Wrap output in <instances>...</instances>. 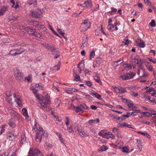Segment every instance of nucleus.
I'll return each mask as SVG.
<instances>
[{"instance_id": "nucleus-7", "label": "nucleus", "mask_w": 156, "mask_h": 156, "mask_svg": "<svg viewBox=\"0 0 156 156\" xmlns=\"http://www.w3.org/2000/svg\"><path fill=\"white\" fill-rule=\"evenodd\" d=\"M112 87L114 89L115 91L117 93L122 94L126 92V90L124 87H116L114 86H112Z\"/></svg>"}, {"instance_id": "nucleus-14", "label": "nucleus", "mask_w": 156, "mask_h": 156, "mask_svg": "<svg viewBox=\"0 0 156 156\" xmlns=\"http://www.w3.org/2000/svg\"><path fill=\"white\" fill-rule=\"evenodd\" d=\"M92 92H91L90 93L91 95L99 100H101L102 98L101 95L93 90H92Z\"/></svg>"}, {"instance_id": "nucleus-3", "label": "nucleus", "mask_w": 156, "mask_h": 156, "mask_svg": "<svg viewBox=\"0 0 156 156\" xmlns=\"http://www.w3.org/2000/svg\"><path fill=\"white\" fill-rule=\"evenodd\" d=\"M29 156H43L42 153L37 149L30 148L28 153Z\"/></svg>"}, {"instance_id": "nucleus-40", "label": "nucleus", "mask_w": 156, "mask_h": 156, "mask_svg": "<svg viewBox=\"0 0 156 156\" xmlns=\"http://www.w3.org/2000/svg\"><path fill=\"white\" fill-rule=\"evenodd\" d=\"M12 115L15 118L19 117L20 116V115L16 112L14 111L12 113Z\"/></svg>"}, {"instance_id": "nucleus-21", "label": "nucleus", "mask_w": 156, "mask_h": 156, "mask_svg": "<svg viewBox=\"0 0 156 156\" xmlns=\"http://www.w3.org/2000/svg\"><path fill=\"white\" fill-rule=\"evenodd\" d=\"M123 60L122 59H120L117 61L114 62L113 65L114 67H116L118 66L119 64L123 63Z\"/></svg>"}, {"instance_id": "nucleus-39", "label": "nucleus", "mask_w": 156, "mask_h": 156, "mask_svg": "<svg viewBox=\"0 0 156 156\" xmlns=\"http://www.w3.org/2000/svg\"><path fill=\"white\" fill-rule=\"evenodd\" d=\"M95 55V51L94 50H93L90 54V59L91 60L92 58H94Z\"/></svg>"}, {"instance_id": "nucleus-52", "label": "nucleus", "mask_w": 156, "mask_h": 156, "mask_svg": "<svg viewBox=\"0 0 156 156\" xmlns=\"http://www.w3.org/2000/svg\"><path fill=\"white\" fill-rule=\"evenodd\" d=\"M57 30L58 32V33H60L64 37H65L64 36V35H65V33L62 32L61 30L58 28L57 29Z\"/></svg>"}, {"instance_id": "nucleus-59", "label": "nucleus", "mask_w": 156, "mask_h": 156, "mask_svg": "<svg viewBox=\"0 0 156 156\" xmlns=\"http://www.w3.org/2000/svg\"><path fill=\"white\" fill-rule=\"evenodd\" d=\"M154 90L153 88L151 87L148 90H147L146 91V93H150L152 91H153V90Z\"/></svg>"}, {"instance_id": "nucleus-60", "label": "nucleus", "mask_w": 156, "mask_h": 156, "mask_svg": "<svg viewBox=\"0 0 156 156\" xmlns=\"http://www.w3.org/2000/svg\"><path fill=\"white\" fill-rule=\"evenodd\" d=\"M24 30L27 32H30V30H32V29L28 27H27L25 28Z\"/></svg>"}, {"instance_id": "nucleus-17", "label": "nucleus", "mask_w": 156, "mask_h": 156, "mask_svg": "<svg viewBox=\"0 0 156 156\" xmlns=\"http://www.w3.org/2000/svg\"><path fill=\"white\" fill-rule=\"evenodd\" d=\"M85 65L84 63L80 62L79 63L78 65V69H80L79 73H80L81 71L84 69Z\"/></svg>"}, {"instance_id": "nucleus-24", "label": "nucleus", "mask_w": 156, "mask_h": 156, "mask_svg": "<svg viewBox=\"0 0 156 156\" xmlns=\"http://www.w3.org/2000/svg\"><path fill=\"white\" fill-rule=\"evenodd\" d=\"M16 55L21 54L23 53L25 51V50L23 48H21L19 49H16Z\"/></svg>"}, {"instance_id": "nucleus-11", "label": "nucleus", "mask_w": 156, "mask_h": 156, "mask_svg": "<svg viewBox=\"0 0 156 156\" xmlns=\"http://www.w3.org/2000/svg\"><path fill=\"white\" fill-rule=\"evenodd\" d=\"M14 98L15 101L17 103L19 107H21L22 106L21 101L20 98L18 96L16 95L15 94H14Z\"/></svg>"}, {"instance_id": "nucleus-6", "label": "nucleus", "mask_w": 156, "mask_h": 156, "mask_svg": "<svg viewBox=\"0 0 156 156\" xmlns=\"http://www.w3.org/2000/svg\"><path fill=\"white\" fill-rule=\"evenodd\" d=\"M42 14V12L40 9H37L35 11H30V15L36 18H39Z\"/></svg>"}, {"instance_id": "nucleus-10", "label": "nucleus", "mask_w": 156, "mask_h": 156, "mask_svg": "<svg viewBox=\"0 0 156 156\" xmlns=\"http://www.w3.org/2000/svg\"><path fill=\"white\" fill-rule=\"evenodd\" d=\"M76 125H73V124H70L69 126H66L67 127V130L68 131V132L69 133H73L74 132V131L73 129L74 128V129L76 131H78V129H77L76 127Z\"/></svg>"}, {"instance_id": "nucleus-19", "label": "nucleus", "mask_w": 156, "mask_h": 156, "mask_svg": "<svg viewBox=\"0 0 156 156\" xmlns=\"http://www.w3.org/2000/svg\"><path fill=\"white\" fill-rule=\"evenodd\" d=\"M47 48L48 49H50L51 51L52 52L53 55H55L54 52L56 50V48L54 46L48 45V47Z\"/></svg>"}, {"instance_id": "nucleus-53", "label": "nucleus", "mask_w": 156, "mask_h": 156, "mask_svg": "<svg viewBox=\"0 0 156 156\" xmlns=\"http://www.w3.org/2000/svg\"><path fill=\"white\" fill-rule=\"evenodd\" d=\"M111 115L112 117H113V118L114 119H115L118 120H119L120 119V117L117 115H115L113 114H111Z\"/></svg>"}, {"instance_id": "nucleus-37", "label": "nucleus", "mask_w": 156, "mask_h": 156, "mask_svg": "<svg viewBox=\"0 0 156 156\" xmlns=\"http://www.w3.org/2000/svg\"><path fill=\"white\" fill-rule=\"evenodd\" d=\"M80 135L83 137L87 136H88V134L83 131H81L80 132Z\"/></svg>"}, {"instance_id": "nucleus-9", "label": "nucleus", "mask_w": 156, "mask_h": 156, "mask_svg": "<svg viewBox=\"0 0 156 156\" xmlns=\"http://www.w3.org/2000/svg\"><path fill=\"white\" fill-rule=\"evenodd\" d=\"M13 71L16 79L19 81H22L23 80V79L22 77L21 73L19 70L16 68L14 69Z\"/></svg>"}, {"instance_id": "nucleus-30", "label": "nucleus", "mask_w": 156, "mask_h": 156, "mask_svg": "<svg viewBox=\"0 0 156 156\" xmlns=\"http://www.w3.org/2000/svg\"><path fill=\"white\" fill-rule=\"evenodd\" d=\"M9 54L12 56H15L16 55V49H13L11 50Z\"/></svg>"}, {"instance_id": "nucleus-51", "label": "nucleus", "mask_w": 156, "mask_h": 156, "mask_svg": "<svg viewBox=\"0 0 156 156\" xmlns=\"http://www.w3.org/2000/svg\"><path fill=\"white\" fill-rule=\"evenodd\" d=\"M80 107L81 108H83L84 109H88V107L87 106V105L85 104H83L81 105L80 106Z\"/></svg>"}, {"instance_id": "nucleus-28", "label": "nucleus", "mask_w": 156, "mask_h": 156, "mask_svg": "<svg viewBox=\"0 0 156 156\" xmlns=\"http://www.w3.org/2000/svg\"><path fill=\"white\" fill-rule=\"evenodd\" d=\"M33 87H34V88H37L38 89H42L43 87H42L39 85L38 83H36V84H34L33 85Z\"/></svg>"}, {"instance_id": "nucleus-12", "label": "nucleus", "mask_w": 156, "mask_h": 156, "mask_svg": "<svg viewBox=\"0 0 156 156\" xmlns=\"http://www.w3.org/2000/svg\"><path fill=\"white\" fill-rule=\"evenodd\" d=\"M7 136L8 139L10 140H13L15 138V135L13 132H10L7 133Z\"/></svg>"}, {"instance_id": "nucleus-56", "label": "nucleus", "mask_w": 156, "mask_h": 156, "mask_svg": "<svg viewBox=\"0 0 156 156\" xmlns=\"http://www.w3.org/2000/svg\"><path fill=\"white\" fill-rule=\"evenodd\" d=\"M9 124L10 126L13 128L15 127L16 125L15 123L11 122H9Z\"/></svg>"}, {"instance_id": "nucleus-15", "label": "nucleus", "mask_w": 156, "mask_h": 156, "mask_svg": "<svg viewBox=\"0 0 156 156\" xmlns=\"http://www.w3.org/2000/svg\"><path fill=\"white\" fill-rule=\"evenodd\" d=\"M92 5L91 2L90 1H85L83 4V7H86L88 8L91 7Z\"/></svg>"}, {"instance_id": "nucleus-38", "label": "nucleus", "mask_w": 156, "mask_h": 156, "mask_svg": "<svg viewBox=\"0 0 156 156\" xmlns=\"http://www.w3.org/2000/svg\"><path fill=\"white\" fill-rule=\"evenodd\" d=\"M139 62V59L138 58H135L134 59H133L131 60V62L132 63L135 62L136 64H138Z\"/></svg>"}, {"instance_id": "nucleus-49", "label": "nucleus", "mask_w": 156, "mask_h": 156, "mask_svg": "<svg viewBox=\"0 0 156 156\" xmlns=\"http://www.w3.org/2000/svg\"><path fill=\"white\" fill-rule=\"evenodd\" d=\"M111 12H110V11L108 12V13H110L111 12H114V13H115L117 11V9H116L114 7H111Z\"/></svg>"}, {"instance_id": "nucleus-31", "label": "nucleus", "mask_w": 156, "mask_h": 156, "mask_svg": "<svg viewBox=\"0 0 156 156\" xmlns=\"http://www.w3.org/2000/svg\"><path fill=\"white\" fill-rule=\"evenodd\" d=\"M60 68V64H57L51 68V69L58 70Z\"/></svg>"}, {"instance_id": "nucleus-61", "label": "nucleus", "mask_w": 156, "mask_h": 156, "mask_svg": "<svg viewBox=\"0 0 156 156\" xmlns=\"http://www.w3.org/2000/svg\"><path fill=\"white\" fill-rule=\"evenodd\" d=\"M43 136H44L45 138H47L48 136V133H47V132H46L45 131H43Z\"/></svg>"}, {"instance_id": "nucleus-29", "label": "nucleus", "mask_w": 156, "mask_h": 156, "mask_svg": "<svg viewBox=\"0 0 156 156\" xmlns=\"http://www.w3.org/2000/svg\"><path fill=\"white\" fill-rule=\"evenodd\" d=\"M33 24L36 28H38L40 24V23L37 21H33Z\"/></svg>"}, {"instance_id": "nucleus-1", "label": "nucleus", "mask_w": 156, "mask_h": 156, "mask_svg": "<svg viewBox=\"0 0 156 156\" xmlns=\"http://www.w3.org/2000/svg\"><path fill=\"white\" fill-rule=\"evenodd\" d=\"M33 131L36 132V140L41 142L43 134V128L37 124H35L33 128Z\"/></svg>"}, {"instance_id": "nucleus-23", "label": "nucleus", "mask_w": 156, "mask_h": 156, "mask_svg": "<svg viewBox=\"0 0 156 156\" xmlns=\"http://www.w3.org/2000/svg\"><path fill=\"white\" fill-rule=\"evenodd\" d=\"M10 2L12 4V5L11 6V7L12 8H14L15 9H17L19 7V5L18 3L17 2L16 3V5L15 6H14L15 4V2L13 0H10Z\"/></svg>"}, {"instance_id": "nucleus-48", "label": "nucleus", "mask_w": 156, "mask_h": 156, "mask_svg": "<svg viewBox=\"0 0 156 156\" xmlns=\"http://www.w3.org/2000/svg\"><path fill=\"white\" fill-rule=\"evenodd\" d=\"M6 100L7 102L9 104H12V99L10 97H9V96L8 97H6Z\"/></svg>"}, {"instance_id": "nucleus-41", "label": "nucleus", "mask_w": 156, "mask_h": 156, "mask_svg": "<svg viewBox=\"0 0 156 156\" xmlns=\"http://www.w3.org/2000/svg\"><path fill=\"white\" fill-rule=\"evenodd\" d=\"M131 95L134 97H137L138 96V94L137 93H135L133 91H131L130 93Z\"/></svg>"}, {"instance_id": "nucleus-63", "label": "nucleus", "mask_w": 156, "mask_h": 156, "mask_svg": "<svg viewBox=\"0 0 156 156\" xmlns=\"http://www.w3.org/2000/svg\"><path fill=\"white\" fill-rule=\"evenodd\" d=\"M60 54V53L58 51H56V53L54 55H55L54 58H57L59 56Z\"/></svg>"}, {"instance_id": "nucleus-35", "label": "nucleus", "mask_w": 156, "mask_h": 156, "mask_svg": "<svg viewBox=\"0 0 156 156\" xmlns=\"http://www.w3.org/2000/svg\"><path fill=\"white\" fill-rule=\"evenodd\" d=\"M33 33H34V35L35 37H37L38 38H41V37H42L41 35L38 33L37 32H36L34 31V32H33Z\"/></svg>"}, {"instance_id": "nucleus-13", "label": "nucleus", "mask_w": 156, "mask_h": 156, "mask_svg": "<svg viewBox=\"0 0 156 156\" xmlns=\"http://www.w3.org/2000/svg\"><path fill=\"white\" fill-rule=\"evenodd\" d=\"M104 138H106L107 139L111 138L114 139L115 138V137L112 133L110 132H108L105 133Z\"/></svg>"}, {"instance_id": "nucleus-58", "label": "nucleus", "mask_w": 156, "mask_h": 156, "mask_svg": "<svg viewBox=\"0 0 156 156\" xmlns=\"http://www.w3.org/2000/svg\"><path fill=\"white\" fill-rule=\"evenodd\" d=\"M10 152V150L9 149H8L4 153V155L5 156H8Z\"/></svg>"}, {"instance_id": "nucleus-32", "label": "nucleus", "mask_w": 156, "mask_h": 156, "mask_svg": "<svg viewBox=\"0 0 156 156\" xmlns=\"http://www.w3.org/2000/svg\"><path fill=\"white\" fill-rule=\"evenodd\" d=\"M66 120L65 122V124L66 125V126H69V124L70 123V119L68 117H66Z\"/></svg>"}, {"instance_id": "nucleus-54", "label": "nucleus", "mask_w": 156, "mask_h": 156, "mask_svg": "<svg viewBox=\"0 0 156 156\" xmlns=\"http://www.w3.org/2000/svg\"><path fill=\"white\" fill-rule=\"evenodd\" d=\"M0 127L1 128V129L0 131V135L2 134L5 130V127L4 125H2V126Z\"/></svg>"}, {"instance_id": "nucleus-64", "label": "nucleus", "mask_w": 156, "mask_h": 156, "mask_svg": "<svg viewBox=\"0 0 156 156\" xmlns=\"http://www.w3.org/2000/svg\"><path fill=\"white\" fill-rule=\"evenodd\" d=\"M118 129L115 127H114L112 129V132L114 133H117Z\"/></svg>"}, {"instance_id": "nucleus-5", "label": "nucleus", "mask_w": 156, "mask_h": 156, "mask_svg": "<svg viewBox=\"0 0 156 156\" xmlns=\"http://www.w3.org/2000/svg\"><path fill=\"white\" fill-rule=\"evenodd\" d=\"M135 75V74L132 72H129L126 74H124L120 76V77L123 80H126L132 78Z\"/></svg>"}, {"instance_id": "nucleus-46", "label": "nucleus", "mask_w": 156, "mask_h": 156, "mask_svg": "<svg viewBox=\"0 0 156 156\" xmlns=\"http://www.w3.org/2000/svg\"><path fill=\"white\" fill-rule=\"evenodd\" d=\"M95 122V120L91 119L89 120L88 123L89 124V125H92Z\"/></svg>"}, {"instance_id": "nucleus-44", "label": "nucleus", "mask_w": 156, "mask_h": 156, "mask_svg": "<svg viewBox=\"0 0 156 156\" xmlns=\"http://www.w3.org/2000/svg\"><path fill=\"white\" fill-rule=\"evenodd\" d=\"M127 106L129 108H131V107L133 105V103L131 101H129L127 102Z\"/></svg>"}, {"instance_id": "nucleus-62", "label": "nucleus", "mask_w": 156, "mask_h": 156, "mask_svg": "<svg viewBox=\"0 0 156 156\" xmlns=\"http://www.w3.org/2000/svg\"><path fill=\"white\" fill-rule=\"evenodd\" d=\"M122 42L125 44L126 45L128 44L129 43V41L128 39H124L122 41Z\"/></svg>"}, {"instance_id": "nucleus-2", "label": "nucleus", "mask_w": 156, "mask_h": 156, "mask_svg": "<svg viewBox=\"0 0 156 156\" xmlns=\"http://www.w3.org/2000/svg\"><path fill=\"white\" fill-rule=\"evenodd\" d=\"M36 97L39 100V103L44 108H46V105L49 104V99L47 97L44 98L41 94H36Z\"/></svg>"}, {"instance_id": "nucleus-22", "label": "nucleus", "mask_w": 156, "mask_h": 156, "mask_svg": "<svg viewBox=\"0 0 156 156\" xmlns=\"http://www.w3.org/2000/svg\"><path fill=\"white\" fill-rule=\"evenodd\" d=\"M144 62L142 61H140L138 64V66L143 71H144V68L143 65Z\"/></svg>"}, {"instance_id": "nucleus-8", "label": "nucleus", "mask_w": 156, "mask_h": 156, "mask_svg": "<svg viewBox=\"0 0 156 156\" xmlns=\"http://www.w3.org/2000/svg\"><path fill=\"white\" fill-rule=\"evenodd\" d=\"M120 25L119 23L117 21L116 22H115L114 25L112 24H109L107 27V29L108 30H110L111 31H113L114 30L117 31L118 30V27H117V25L119 26Z\"/></svg>"}, {"instance_id": "nucleus-16", "label": "nucleus", "mask_w": 156, "mask_h": 156, "mask_svg": "<svg viewBox=\"0 0 156 156\" xmlns=\"http://www.w3.org/2000/svg\"><path fill=\"white\" fill-rule=\"evenodd\" d=\"M124 66L125 69H134L136 67V66L133 65H132L129 64H124Z\"/></svg>"}, {"instance_id": "nucleus-55", "label": "nucleus", "mask_w": 156, "mask_h": 156, "mask_svg": "<svg viewBox=\"0 0 156 156\" xmlns=\"http://www.w3.org/2000/svg\"><path fill=\"white\" fill-rule=\"evenodd\" d=\"M98 134L99 136H101L104 138V136L105 135V133H104V131L102 130Z\"/></svg>"}, {"instance_id": "nucleus-27", "label": "nucleus", "mask_w": 156, "mask_h": 156, "mask_svg": "<svg viewBox=\"0 0 156 156\" xmlns=\"http://www.w3.org/2000/svg\"><path fill=\"white\" fill-rule=\"evenodd\" d=\"M95 62L97 66H100L102 62V60L100 58H97L95 60Z\"/></svg>"}, {"instance_id": "nucleus-47", "label": "nucleus", "mask_w": 156, "mask_h": 156, "mask_svg": "<svg viewBox=\"0 0 156 156\" xmlns=\"http://www.w3.org/2000/svg\"><path fill=\"white\" fill-rule=\"evenodd\" d=\"M150 26L152 27H154L155 26V23L154 20H152L151 22L149 23Z\"/></svg>"}, {"instance_id": "nucleus-45", "label": "nucleus", "mask_w": 156, "mask_h": 156, "mask_svg": "<svg viewBox=\"0 0 156 156\" xmlns=\"http://www.w3.org/2000/svg\"><path fill=\"white\" fill-rule=\"evenodd\" d=\"M138 45L140 47L142 48L144 47L145 46V44L143 41L138 43Z\"/></svg>"}, {"instance_id": "nucleus-50", "label": "nucleus", "mask_w": 156, "mask_h": 156, "mask_svg": "<svg viewBox=\"0 0 156 156\" xmlns=\"http://www.w3.org/2000/svg\"><path fill=\"white\" fill-rule=\"evenodd\" d=\"M129 149L126 147H123L122 149V151L124 153H127Z\"/></svg>"}, {"instance_id": "nucleus-43", "label": "nucleus", "mask_w": 156, "mask_h": 156, "mask_svg": "<svg viewBox=\"0 0 156 156\" xmlns=\"http://www.w3.org/2000/svg\"><path fill=\"white\" fill-rule=\"evenodd\" d=\"M52 89L54 90L57 91V92L59 91L57 85L56 84H55L54 83L52 87Z\"/></svg>"}, {"instance_id": "nucleus-25", "label": "nucleus", "mask_w": 156, "mask_h": 156, "mask_svg": "<svg viewBox=\"0 0 156 156\" xmlns=\"http://www.w3.org/2000/svg\"><path fill=\"white\" fill-rule=\"evenodd\" d=\"M74 108L75 111L76 112H79L80 113H82L83 112V110L81 108H80V107H74Z\"/></svg>"}, {"instance_id": "nucleus-36", "label": "nucleus", "mask_w": 156, "mask_h": 156, "mask_svg": "<svg viewBox=\"0 0 156 156\" xmlns=\"http://www.w3.org/2000/svg\"><path fill=\"white\" fill-rule=\"evenodd\" d=\"M29 4L30 5H34L37 4L36 0H31L29 2Z\"/></svg>"}, {"instance_id": "nucleus-20", "label": "nucleus", "mask_w": 156, "mask_h": 156, "mask_svg": "<svg viewBox=\"0 0 156 156\" xmlns=\"http://www.w3.org/2000/svg\"><path fill=\"white\" fill-rule=\"evenodd\" d=\"M23 114L25 116L26 119L28 120L29 116L28 115V112L27 110L25 108H23L22 110Z\"/></svg>"}, {"instance_id": "nucleus-34", "label": "nucleus", "mask_w": 156, "mask_h": 156, "mask_svg": "<svg viewBox=\"0 0 156 156\" xmlns=\"http://www.w3.org/2000/svg\"><path fill=\"white\" fill-rule=\"evenodd\" d=\"M73 75L74 77V80H76V81H80V76L76 74H73Z\"/></svg>"}, {"instance_id": "nucleus-18", "label": "nucleus", "mask_w": 156, "mask_h": 156, "mask_svg": "<svg viewBox=\"0 0 156 156\" xmlns=\"http://www.w3.org/2000/svg\"><path fill=\"white\" fill-rule=\"evenodd\" d=\"M26 143L25 134H23L21 136V144H24Z\"/></svg>"}, {"instance_id": "nucleus-33", "label": "nucleus", "mask_w": 156, "mask_h": 156, "mask_svg": "<svg viewBox=\"0 0 156 156\" xmlns=\"http://www.w3.org/2000/svg\"><path fill=\"white\" fill-rule=\"evenodd\" d=\"M39 30H42L44 31H45L47 29L45 27L44 25L41 24H40L38 28Z\"/></svg>"}, {"instance_id": "nucleus-4", "label": "nucleus", "mask_w": 156, "mask_h": 156, "mask_svg": "<svg viewBox=\"0 0 156 156\" xmlns=\"http://www.w3.org/2000/svg\"><path fill=\"white\" fill-rule=\"evenodd\" d=\"M90 23L88 20H83L80 25L81 31L83 32L87 31L88 29L90 28Z\"/></svg>"}, {"instance_id": "nucleus-42", "label": "nucleus", "mask_w": 156, "mask_h": 156, "mask_svg": "<svg viewBox=\"0 0 156 156\" xmlns=\"http://www.w3.org/2000/svg\"><path fill=\"white\" fill-rule=\"evenodd\" d=\"M94 80L97 82L100 83H101L100 78L98 76H95L94 77Z\"/></svg>"}, {"instance_id": "nucleus-26", "label": "nucleus", "mask_w": 156, "mask_h": 156, "mask_svg": "<svg viewBox=\"0 0 156 156\" xmlns=\"http://www.w3.org/2000/svg\"><path fill=\"white\" fill-rule=\"evenodd\" d=\"M6 10V8L5 6H3L0 10V16H2Z\"/></svg>"}, {"instance_id": "nucleus-57", "label": "nucleus", "mask_w": 156, "mask_h": 156, "mask_svg": "<svg viewBox=\"0 0 156 156\" xmlns=\"http://www.w3.org/2000/svg\"><path fill=\"white\" fill-rule=\"evenodd\" d=\"M146 67L149 71H151L153 70V67L150 64L148 66Z\"/></svg>"}]
</instances>
